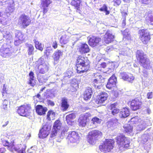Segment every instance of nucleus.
Listing matches in <instances>:
<instances>
[{
	"instance_id": "1",
	"label": "nucleus",
	"mask_w": 153,
	"mask_h": 153,
	"mask_svg": "<svg viewBox=\"0 0 153 153\" xmlns=\"http://www.w3.org/2000/svg\"><path fill=\"white\" fill-rule=\"evenodd\" d=\"M91 62L88 58L81 55L76 58L75 66L76 71L78 74L86 73L90 70Z\"/></svg>"
},
{
	"instance_id": "2",
	"label": "nucleus",
	"mask_w": 153,
	"mask_h": 153,
	"mask_svg": "<svg viewBox=\"0 0 153 153\" xmlns=\"http://www.w3.org/2000/svg\"><path fill=\"white\" fill-rule=\"evenodd\" d=\"M15 139L14 138H9L7 140H2V142L4 146L7 147L8 149L10 151L13 152L14 151L17 152L18 153H24L25 152L26 147L23 144H18L16 147L14 145Z\"/></svg>"
},
{
	"instance_id": "3",
	"label": "nucleus",
	"mask_w": 153,
	"mask_h": 153,
	"mask_svg": "<svg viewBox=\"0 0 153 153\" xmlns=\"http://www.w3.org/2000/svg\"><path fill=\"white\" fill-rule=\"evenodd\" d=\"M135 56L137 62L141 66L147 69L152 68L150 60L142 51L137 50Z\"/></svg>"
},
{
	"instance_id": "4",
	"label": "nucleus",
	"mask_w": 153,
	"mask_h": 153,
	"mask_svg": "<svg viewBox=\"0 0 153 153\" xmlns=\"http://www.w3.org/2000/svg\"><path fill=\"white\" fill-rule=\"evenodd\" d=\"M114 143L113 139H105L103 143L99 146V149L101 152L104 153L109 152L113 149Z\"/></svg>"
},
{
	"instance_id": "5",
	"label": "nucleus",
	"mask_w": 153,
	"mask_h": 153,
	"mask_svg": "<svg viewBox=\"0 0 153 153\" xmlns=\"http://www.w3.org/2000/svg\"><path fill=\"white\" fill-rule=\"evenodd\" d=\"M117 144L120 149H128L130 147V141L123 134L117 136L116 138Z\"/></svg>"
},
{
	"instance_id": "6",
	"label": "nucleus",
	"mask_w": 153,
	"mask_h": 153,
	"mask_svg": "<svg viewBox=\"0 0 153 153\" xmlns=\"http://www.w3.org/2000/svg\"><path fill=\"white\" fill-rule=\"evenodd\" d=\"M35 69L37 73L44 74L48 70V67L45 64L44 59L42 58H39L36 62Z\"/></svg>"
},
{
	"instance_id": "7",
	"label": "nucleus",
	"mask_w": 153,
	"mask_h": 153,
	"mask_svg": "<svg viewBox=\"0 0 153 153\" xmlns=\"http://www.w3.org/2000/svg\"><path fill=\"white\" fill-rule=\"evenodd\" d=\"M102 133L98 130H94L89 132L87 137V142L90 144L94 145L98 140Z\"/></svg>"
},
{
	"instance_id": "8",
	"label": "nucleus",
	"mask_w": 153,
	"mask_h": 153,
	"mask_svg": "<svg viewBox=\"0 0 153 153\" xmlns=\"http://www.w3.org/2000/svg\"><path fill=\"white\" fill-rule=\"evenodd\" d=\"M31 109L30 104H26L18 107L17 112L20 116L27 117L30 115Z\"/></svg>"
},
{
	"instance_id": "9",
	"label": "nucleus",
	"mask_w": 153,
	"mask_h": 153,
	"mask_svg": "<svg viewBox=\"0 0 153 153\" xmlns=\"http://www.w3.org/2000/svg\"><path fill=\"white\" fill-rule=\"evenodd\" d=\"M128 104H130V108L133 111H135L140 109L143 105L142 98L141 97H136L131 100L129 101Z\"/></svg>"
},
{
	"instance_id": "10",
	"label": "nucleus",
	"mask_w": 153,
	"mask_h": 153,
	"mask_svg": "<svg viewBox=\"0 0 153 153\" xmlns=\"http://www.w3.org/2000/svg\"><path fill=\"white\" fill-rule=\"evenodd\" d=\"M139 33L140 34L139 38L143 44H146L150 39V35L146 31V30L142 29L139 30Z\"/></svg>"
},
{
	"instance_id": "11",
	"label": "nucleus",
	"mask_w": 153,
	"mask_h": 153,
	"mask_svg": "<svg viewBox=\"0 0 153 153\" xmlns=\"http://www.w3.org/2000/svg\"><path fill=\"white\" fill-rule=\"evenodd\" d=\"M108 94L105 92H102L98 95L95 100L96 104L102 105L108 99Z\"/></svg>"
},
{
	"instance_id": "12",
	"label": "nucleus",
	"mask_w": 153,
	"mask_h": 153,
	"mask_svg": "<svg viewBox=\"0 0 153 153\" xmlns=\"http://www.w3.org/2000/svg\"><path fill=\"white\" fill-rule=\"evenodd\" d=\"M19 20L24 28L28 26L31 24V21L30 17L25 14H22L20 16Z\"/></svg>"
},
{
	"instance_id": "13",
	"label": "nucleus",
	"mask_w": 153,
	"mask_h": 153,
	"mask_svg": "<svg viewBox=\"0 0 153 153\" xmlns=\"http://www.w3.org/2000/svg\"><path fill=\"white\" fill-rule=\"evenodd\" d=\"M50 129L51 127L48 125L45 124L43 125L40 130L39 133V138L43 139L47 137L49 134Z\"/></svg>"
},
{
	"instance_id": "14",
	"label": "nucleus",
	"mask_w": 153,
	"mask_h": 153,
	"mask_svg": "<svg viewBox=\"0 0 153 153\" xmlns=\"http://www.w3.org/2000/svg\"><path fill=\"white\" fill-rule=\"evenodd\" d=\"M88 38V43L91 47H95L98 46L101 41V38L94 36H89Z\"/></svg>"
},
{
	"instance_id": "15",
	"label": "nucleus",
	"mask_w": 153,
	"mask_h": 153,
	"mask_svg": "<svg viewBox=\"0 0 153 153\" xmlns=\"http://www.w3.org/2000/svg\"><path fill=\"white\" fill-rule=\"evenodd\" d=\"M13 52L12 48L10 46L7 47L3 46L0 49V55L4 57L10 56Z\"/></svg>"
},
{
	"instance_id": "16",
	"label": "nucleus",
	"mask_w": 153,
	"mask_h": 153,
	"mask_svg": "<svg viewBox=\"0 0 153 153\" xmlns=\"http://www.w3.org/2000/svg\"><path fill=\"white\" fill-rule=\"evenodd\" d=\"M117 79L115 76L113 75L108 79L106 85V87L108 89H111L114 88H117Z\"/></svg>"
},
{
	"instance_id": "17",
	"label": "nucleus",
	"mask_w": 153,
	"mask_h": 153,
	"mask_svg": "<svg viewBox=\"0 0 153 153\" xmlns=\"http://www.w3.org/2000/svg\"><path fill=\"white\" fill-rule=\"evenodd\" d=\"M40 7L43 10V15H44L48 12V7L52 2L51 0H40Z\"/></svg>"
},
{
	"instance_id": "18",
	"label": "nucleus",
	"mask_w": 153,
	"mask_h": 153,
	"mask_svg": "<svg viewBox=\"0 0 153 153\" xmlns=\"http://www.w3.org/2000/svg\"><path fill=\"white\" fill-rule=\"evenodd\" d=\"M121 78L125 81H127L132 82L134 79V77L131 74H128L125 72H121L120 74Z\"/></svg>"
},
{
	"instance_id": "19",
	"label": "nucleus",
	"mask_w": 153,
	"mask_h": 153,
	"mask_svg": "<svg viewBox=\"0 0 153 153\" xmlns=\"http://www.w3.org/2000/svg\"><path fill=\"white\" fill-rule=\"evenodd\" d=\"M114 36L113 34L107 31L105 34L103 40L106 44H108L114 41Z\"/></svg>"
},
{
	"instance_id": "20",
	"label": "nucleus",
	"mask_w": 153,
	"mask_h": 153,
	"mask_svg": "<svg viewBox=\"0 0 153 153\" xmlns=\"http://www.w3.org/2000/svg\"><path fill=\"white\" fill-rule=\"evenodd\" d=\"M88 116L87 114L81 115L78 119L79 126L82 127L85 126L88 122Z\"/></svg>"
},
{
	"instance_id": "21",
	"label": "nucleus",
	"mask_w": 153,
	"mask_h": 153,
	"mask_svg": "<svg viewBox=\"0 0 153 153\" xmlns=\"http://www.w3.org/2000/svg\"><path fill=\"white\" fill-rule=\"evenodd\" d=\"M69 107L68 102V99L65 97H63L61 100L60 107L62 111H66Z\"/></svg>"
},
{
	"instance_id": "22",
	"label": "nucleus",
	"mask_w": 153,
	"mask_h": 153,
	"mask_svg": "<svg viewBox=\"0 0 153 153\" xmlns=\"http://www.w3.org/2000/svg\"><path fill=\"white\" fill-rule=\"evenodd\" d=\"M81 0H72L71 3V5L74 7L76 12L80 13L81 11L80 9V4Z\"/></svg>"
},
{
	"instance_id": "23",
	"label": "nucleus",
	"mask_w": 153,
	"mask_h": 153,
	"mask_svg": "<svg viewBox=\"0 0 153 153\" xmlns=\"http://www.w3.org/2000/svg\"><path fill=\"white\" fill-rule=\"evenodd\" d=\"M35 110L38 115H43L45 114L48 109L46 107H44L42 105H39L36 106Z\"/></svg>"
},
{
	"instance_id": "24",
	"label": "nucleus",
	"mask_w": 153,
	"mask_h": 153,
	"mask_svg": "<svg viewBox=\"0 0 153 153\" xmlns=\"http://www.w3.org/2000/svg\"><path fill=\"white\" fill-rule=\"evenodd\" d=\"M79 51L81 53L85 54L88 53L90 51L88 45L86 43H81L79 48Z\"/></svg>"
},
{
	"instance_id": "25",
	"label": "nucleus",
	"mask_w": 153,
	"mask_h": 153,
	"mask_svg": "<svg viewBox=\"0 0 153 153\" xmlns=\"http://www.w3.org/2000/svg\"><path fill=\"white\" fill-rule=\"evenodd\" d=\"M92 90L91 88L86 89L83 94V98L85 101L89 100L91 98L92 94Z\"/></svg>"
},
{
	"instance_id": "26",
	"label": "nucleus",
	"mask_w": 153,
	"mask_h": 153,
	"mask_svg": "<svg viewBox=\"0 0 153 153\" xmlns=\"http://www.w3.org/2000/svg\"><path fill=\"white\" fill-rule=\"evenodd\" d=\"M117 105V103L115 102L110 104L109 106V109L111 110V113L114 116L116 115L120 112V110L116 108Z\"/></svg>"
},
{
	"instance_id": "27",
	"label": "nucleus",
	"mask_w": 153,
	"mask_h": 153,
	"mask_svg": "<svg viewBox=\"0 0 153 153\" xmlns=\"http://www.w3.org/2000/svg\"><path fill=\"white\" fill-rule=\"evenodd\" d=\"M104 81V78L101 75H99L98 78L94 79L93 83L95 88H99L100 84L103 83Z\"/></svg>"
},
{
	"instance_id": "28",
	"label": "nucleus",
	"mask_w": 153,
	"mask_h": 153,
	"mask_svg": "<svg viewBox=\"0 0 153 153\" xmlns=\"http://www.w3.org/2000/svg\"><path fill=\"white\" fill-rule=\"evenodd\" d=\"M130 112L128 108H124L120 111L119 116L121 118L127 117L129 115Z\"/></svg>"
},
{
	"instance_id": "29",
	"label": "nucleus",
	"mask_w": 153,
	"mask_h": 153,
	"mask_svg": "<svg viewBox=\"0 0 153 153\" xmlns=\"http://www.w3.org/2000/svg\"><path fill=\"white\" fill-rule=\"evenodd\" d=\"M76 115L74 113H71L67 115L66 117V120L67 123L70 125L72 124L74 120L76 118Z\"/></svg>"
},
{
	"instance_id": "30",
	"label": "nucleus",
	"mask_w": 153,
	"mask_h": 153,
	"mask_svg": "<svg viewBox=\"0 0 153 153\" xmlns=\"http://www.w3.org/2000/svg\"><path fill=\"white\" fill-rule=\"evenodd\" d=\"M68 137L71 142L74 143L78 139V135L75 131H73L68 134Z\"/></svg>"
},
{
	"instance_id": "31",
	"label": "nucleus",
	"mask_w": 153,
	"mask_h": 153,
	"mask_svg": "<svg viewBox=\"0 0 153 153\" xmlns=\"http://www.w3.org/2000/svg\"><path fill=\"white\" fill-rule=\"evenodd\" d=\"M69 41V38L68 36L65 34L62 35L60 38V42L62 45L67 44Z\"/></svg>"
},
{
	"instance_id": "32",
	"label": "nucleus",
	"mask_w": 153,
	"mask_h": 153,
	"mask_svg": "<svg viewBox=\"0 0 153 153\" xmlns=\"http://www.w3.org/2000/svg\"><path fill=\"white\" fill-rule=\"evenodd\" d=\"M55 115V113L53 110H51L48 111L46 116V119L49 121L51 120H53L54 119Z\"/></svg>"
},
{
	"instance_id": "33",
	"label": "nucleus",
	"mask_w": 153,
	"mask_h": 153,
	"mask_svg": "<svg viewBox=\"0 0 153 153\" xmlns=\"http://www.w3.org/2000/svg\"><path fill=\"white\" fill-rule=\"evenodd\" d=\"M62 52L59 50H57L53 54V59L54 61H57L59 60L60 57L62 56Z\"/></svg>"
},
{
	"instance_id": "34",
	"label": "nucleus",
	"mask_w": 153,
	"mask_h": 153,
	"mask_svg": "<svg viewBox=\"0 0 153 153\" xmlns=\"http://www.w3.org/2000/svg\"><path fill=\"white\" fill-rule=\"evenodd\" d=\"M26 45L27 48V51L28 55H31L33 54L34 49L33 46L31 44L28 43H27Z\"/></svg>"
},
{
	"instance_id": "35",
	"label": "nucleus",
	"mask_w": 153,
	"mask_h": 153,
	"mask_svg": "<svg viewBox=\"0 0 153 153\" xmlns=\"http://www.w3.org/2000/svg\"><path fill=\"white\" fill-rule=\"evenodd\" d=\"M62 123L59 120H56L54 122L53 128L59 131L61 128Z\"/></svg>"
},
{
	"instance_id": "36",
	"label": "nucleus",
	"mask_w": 153,
	"mask_h": 153,
	"mask_svg": "<svg viewBox=\"0 0 153 153\" xmlns=\"http://www.w3.org/2000/svg\"><path fill=\"white\" fill-rule=\"evenodd\" d=\"M122 33L123 38L125 40H131V36L130 33H129V31L127 29L125 30Z\"/></svg>"
},
{
	"instance_id": "37",
	"label": "nucleus",
	"mask_w": 153,
	"mask_h": 153,
	"mask_svg": "<svg viewBox=\"0 0 153 153\" xmlns=\"http://www.w3.org/2000/svg\"><path fill=\"white\" fill-rule=\"evenodd\" d=\"M124 131L125 132L130 133L132 132L133 126L129 124L125 125L123 127Z\"/></svg>"
},
{
	"instance_id": "38",
	"label": "nucleus",
	"mask_w": 153,
	"mask_h": 153,
	"mask_svg": "<svg viewBox=\"0 0 153 153\" xmlns=\"http://www.w3.org/2000/svg\"><path fill=\"white\" fill-rule=\"evenodd\" d=\"M34 42L36 48L37 49L42 51L43 50L44 46L42 45L41 43H40L38 41H36V39L34 40Z\"/></svg>"
},
{
	"instance_id": "39",
	"label": "nucleus",
	"mask_w": 153,
	"mask_h": 153,
	"mask_svg": "<svg viewBox=\"0 0 153 153\" xmlns=\"http://www.w3.org/2000/svg\"><path fill=\"white\" fill-rule=\"evenodd\" d=\"M141 120L138 117H133L129 121L133 124H139Z\"/></svg>"
},
{
	"instance_id": "40",
	"label": "nucleus",
	"mask_w": 153,
	"mask_h": 153,
	"mask_svg": "<svg viewBox=\"0 0 153 153\" xmlns=\"http://www.w3.org/2000/svg\"><path fill=\"white\" fill-rule=\"evenodd\" d=\"M99 10L101 11L105 12L106 15H108L110 13V11L108 10L107 7L105 4H104L102 7L99 9Z\"/></svg>"
},
{
	"instance_id": "41",
	"label": "nucleus",
	"mask_w": 153,
	"mask_h": 153,
	"mask_svg": "<svg viewBox=\"0 0 153 153\" xmlns=\"http://www.w3.org/2000/svg\"><path fill=\"white\" fill-rule=\"evenodd\" d=\"M145 20L148 24H151V25H152L151 23L153 22V16L149 14L146 17Z\"/></svg>"
},
{
	"instance_id": "42",
	"label": "nucleus",
	"mask_w": 153,
	"mask_h": 153,
	"mask_svg": "<svg viewBox=\"0 0 153 153\" xmlns=\"http://www.w3.org/2000/svg\"><path fill=\"white\" fill-rule=\"evenodd\" d=\"M38 80L40 83H45L47 80L46 76L44 75H40L38 77Z\"/></svg>"
},
{
	"instance_id": "43",
	"label": "nucleus",
	"mask_w": 153,
	"mask_h": 153,
	"mask_svg": "<svg viewBox=\"0 0 153 153\" xmlns=\"http://www.w3.org/2000/svg\"><path fill=\"white\" fill-rule=\"evenodd\" d=\"M92 123L94 124L100 123L101 121V120L99 118L95 117H93L91 120Z\"/></svg>"
},
{
	"instance_id": "44",
	"label": "nucleus",
	"mask_w": 153,
	"mask_h": 153,
	"mask_svg": "<svg viewBox=\"0 0 153 153\" xmlns=\"http://www.w3.org/2000/svg\"><path fill=\"white\" fill-rule=\"evenodd\" d=\"M53 50L52 49L50 48L47 47L45 50L44 53L47 56H48L50 54L52 53Z\"/></svg>"
},
{
	"instance_id": "45",
	"label": "nucleus",
	"mask_w": 153,
	"mask_h": 153,
	"mask_svg": "<svg viewBox=\"0 0 153 153\" xmlns=\"http://www.w3.org/2000/svg\"><path fill=\"white\" fill-rule=\"evenodd\" d=\"M27 84L30 85L31 86L34 87L36 84L35 79H28Z\"/></svg>"
},
{
	"instance_id": "46",
	"label": "nucleus",
	"mask_w": 153,
	"mask_h": 153,
	"mask_svg": "<svg viewBox=\"0 0 153 153\" xmlns=\"http://www.w3.org/2000/svg\"><path fill=\"white\" fill-rule=\"evenodd\" d=\"M51 44L52 47L54 49H56L58 47L57 42L56 40V39H52V42Z\"/></svg>"
},
{
	"instance_id": "47",
	"label": "nucleus",
	"mask_w": 153,
	"mask_h": 153,
	"mask_svg": "<svg viewBox=\"0 0 153 153\" xmlns=\"http://www.w3.org/2000/svg\"><path fill=\"white\" fill-rule=\"evenodd\" d=\"M58 131L53 128L52 131H51L50 137L51 138L54 137L57 134V131Z\"/></svg>"
},
{
	"instance_id": "48",
	"label": "nucleus",
	"mask_w": 153,
	"mask_h": 153,
	"mask_svg": "<svg viewBox=\"0 0 153 153\" xmlns=\"http://www.w3.org/2000/svg\"><path fill=\"white\" fill-rule=\"evenodd\" d=\"M141 142L143 144L147 142L148 140V137L146 135H144L141 137Z\"/></svg>"
},
{
	"instance_id": "49",
	"label": "nucleus",
	"mask_w": 153,
	"mask_h": 153,
	"mask_svg": "<svg viewBox=\"0 0 153 153\" xmlns=\"http://www.w3.org/2000/svg\"><path fill=\"white\" fill-rule=\"evenodd\" d=\"M113 2L114 5L117 7L119 6L120 4L121 1V0H113Z\"/></svg>"
},
{
	"instance_id": "50",
	"label": "nucleus",
	"mask_w": 153,
	"mask_h": 153,
	"mask_svg": "<svg viewBox=\"0 0 153 153\" xmlns=\"http://www.w3.org/2000/svg\"><path fill=\"white\" fill-rule=\"evenodd\" d=\"M143 146L144 149L146 150V152H148L150 149V144H145Z\"/></svg>"
},
{
	"instance_id": "51",
	"label": "nucleus",
	"mask_w": 153,
	"mask_h": 153,
	"mask_svg": "<svg viewBox=\"0 0 153 153\" xmlns=\"http://www.w3.org/2000/svg\"><path fill=\"white\" fill-rule=\"evenodd\" d=\"M29 78L28 79H35L34 74L32 71H30L29 74Z\"/></svg>"
},
{
	"instance_id": "52",
	"label": "nucleus",
	"mask_w": 153,
	"mask_h": 153,
	"mask_svg": "<svg viewBox=\"0 0 153 153\" xmlns=\"http://www.w3.org/2000/svg\"><path fill=\"white\" fill-rule=\"evenodd\" d=\"M9 121L8 120H4L2 122V126L3 127H5L7 126L8 124Z\"/></svg>"
},
{
	"instance_id": "53",
	"label": "nucleus",
	"mask_w": 153,
	"mask_h": 153,
	"mask_svg": "<svg viewBox=\"0 0 153 153\" xmlns=\"http://www.w3.org/2000/svg\"><path fill=\"white\" fill-rule=\"evenodd\" d=\"M140 2H141V3L143 4H148L150 0H139Z\"/></svg>"
},
{
	"instance_id": "54",
	"label": "nucleus",
	"mask_w": 153,
	"mask_h": 153,
	"mask_svg": "<svg viewBox=\"0 0 153 153\" xmlns=\"http://www.w3.org/2000/svg\"><path fill=\"white\" fill-rule=\"evenodd\" d=\"M107 64L105 62H102L101 64L100 65V66L98 67L99 68H105L106 67Z\"/></svg>"
},
{
	"instance_id": "55",
	"label": "nucleus",
	"mask_w": 153,
	"mask_h": 153,
	"mask_svg": "<svg viewBox=\"0 0 153 153\" xmlns=\"http://www.w3.org/2000/svg\"><path fill=\"white\" fill-rule=\"evenodd\" d=\"M8 104V102L6 100H4L3 102V103L2 107L3 108L5 109L6 108H7V106Z\"/></svg>"
},
{
	"instance_id": "56",
	"label": "nucleus",
	"mask_w": 153,
	"mask_h": 153,
	"mask_svg": "<svg viewBox=\"0 0 153 153\" xmlns=\"http://www.w3.org/2000/svg\"><path fill=\"white\" fill-rule=\"evenodd\" d=\"M153 92H148L147 94V98L148 99H152L153 97Z\"/></svg>"
},
{
	"instance_id": "57",
	"label": "nucleus",
	"mask_w": 153,
	"mask_h": 153,
	"mask_svg": "<svg viewBox=\"0 0 153 153\" xmlns=\"http://www.w3.org/2000/svg\"><path fill=\"white\" fill-rule=\"evenodd\" d=\"M9 7L13 9L14 8V2L12 0L10 2L8 3Z\"/></svg>"
},
{
	"instance_id": "58",
	"label": "nucleus",
	"mask_w": 153,
	"mask_h": 153,
	"mask_svg": "<svg viewBox=\"0 0 153 153\" xmlns=\"http://www.w3.org/2000/svg\"><path fill=\"white\" fill-rule=\"evenodd\" d=\"M3 91L2 92V93L3 94H4L6 93H7V90H6V88L5 86V84H4L3 85V88L2 89Z\"/></svg>"
},
{
	"instance_id": "59",
	"label": "nucleus",
	"mask_w": 153,
	"mask_h": 153,
	"mask_svg": "<svg viewBox=\"0 0 153 153\" xmlns=\"http://www.w3.org/2000/svg\"><path fill=\"white\" fill-rule=\"evenodd\" d=\"M48 104L50 105H51L52 106H54V105H55V104H54V102L53 101H52L50 100H49L48 101Z\"/></svg>"
},
{
	"instance_id": "60",
	"label": "nucleus",
	"mask_w": 153,
	"mask_h": 153,
	"mask_svg": "<svg viewBox=\"0 0 153 153\" xmlns=\"http://www.w3.org/2000/svg\"><path fill=\"white\" fill-rule=\"evenodd\" d=\"M143 76L144 77H147L148 75V73L147 71H145L143 72Z\"/></svg>"
},
{
	"instance_id": "61",
	"label": "nucleus",
	"mask_w": 153,
	"mask_h": 153,
	"mask_svg": "<svg viewBox=\"0 0 153 153\" xmlns=\"http://www.w3.org/2000/svg\"><path fill=\"white\" fill-rule=\"evenodd\" d=\"M5 151V149L4 148H0V153H3Z\"/></svg>"
},
{
	"instance_id": "62",
	"label": "nucleus",
	"mask_w": 153,
	"mask_h": 153,
	"mask_svg": "<svg viewBox=\"0 0 153 153\" xmlns=\"http://www.w3.org/2000/svg\"><path fill=\"white\" fill-rule=\"evenodd\" d=\"M3 15V14L2 13H1V12H0V22H2V16Z\"/></svg>"
},
{
	"instance_id": "63",
	"label": "nucleus",
	"mask_w": 153,
	"mask_h": 153,
	"mask_svg": "<svg viewBox=\"0 0 153 153\" xmlns=\"http://www.w3.org/2000/svg\"><path fill=\"white\" fill-rule=\"evenodd\" d=\"M146 111L148 114H150L151 112V110L149 108H147Z\"/></svg>"
},
{
	"instance_id": "64",
	"label": "nucleus",
	"mask_w": 153,
	"mask_h": 153,
	"mask_svg": "<svg viewBox=\"0 0 153 153\" xmlns=\"http://www.w3.org/2000/svg\"><path fill=\"white\" fill-rule=\"evenodd\" d=\"M122 25L123 26H125L126 25V21L125 20H123V22H122Z\"/></svg>"
}]
</instances>
